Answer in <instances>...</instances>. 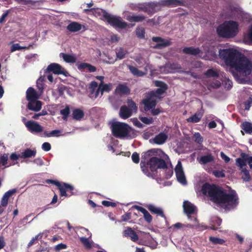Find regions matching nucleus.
<instances>
[{"label": "nucleus", "instance_id": "f257e3e1", "mask_svg": "<svg viewBox=\"0 0 252 252\" xmlns=\"http://www.w3.org/2000/svg\"><path fill=\"white\" fill-rule=\"evenodd\" d=\"M203 194L208 195L210 200L219 205H224L226 210L233 209L239 204V197L235 191L229 193L215 184H204L202 187Z\"/></svg>", "mask_w": 252, "mask_h": 252}, {"label": "nucleus", "instance_id": "f03ea898", "mask_svg": "<svg viewBox=\"0 0 252 252\" xmlns=\"http://www.w3.org/2000/svg\"><path fill=\"white\" fill-rule=\"evenodd\" d=\"M219 56L226 65L234 68L245 76L250 75L252 71V62L238 51L228 48L220 49Z\"/></svg>", "mask_w": 252, "mask_h": 252}, {"label": "nucleus", "instance_id": "7ed1b4c3", "mask_svg": "<svg viewBox=\"0 0 252 252\" xmlns=\"http://www.w3.org/2000/svg\"><path fill=\"white\" fill-rule=\"evenodd\" d=\"M238 32V23L234 21H225L217 29L218 34L222 37L232 38L235 36Z\"/></svg>", "mask_w": 252, "mask_h": 252}, {"label": "nucleus", "instance_id": "20e7f679", "mask_svg": "<svg viewBox=\"0 0 252 252\" xmlns=\"http://www.w3.org/2000/svg\"><path fill=\"white\" fill-rule=\"evenodd\" d=\"M110 128L112 135L116 138L122 139L131 135L133 129L128 124L123 122H114L111 124Z\"/></svg>", "mask_w": 252, "mask_h": 252}, {"label": "nucleus", "instance_id": "39448f33", "mask_svg": "<svg viewBox=\"0 0 252 252\" xmlns=\"http://www.w3.org/2000/svg\"><path fill=\"white\" fill-rule=\"evenodd\" d=\"M163 153V151L158 149H152L143 153L142 155V160L140 163V166L143 172L147 176L150 177L152 174L149 171L148 167L146 166L147 162L153 158L159 155V153Z\"/></svg>", "mask_w": 252, "mask_h": 252}, {"label": "nucleus", "instance_id": "423d86ee", "mask_svg": "<svg viewBox=\"0 0 252 252\" xmlns=\"http://www.w3.org/2000/svg\"><path fill=\"white\" fill-rule=\"evenodd\" d=\"M147 165L152 172H155L158 169H167L168 166L165 160L161 157L156 156L147 162Z\"/></svg>", "mask_w": 252, "mask_h": 252}, {"label": "nucleus", "instance_id": "0eeeda50", "mask_svg": "<svg viewBox=\"0 0 252 252\" xmlns=\"http://www.w3.org/2000/svg\"><path fill=\"white\" fill-rule=\"evenodd\" d=\"M46 183L47 184H51L56 186L60 192L61 196H67L68 195L66 191H69L70 195L73 194L72 191L74 188L71 185L65 183H60L57 180H54L52 179H47L46 180Z\"/></svg>", "mask_w": 252, "mask_h": 252}, {"label": "nucleus", "instance_id": "6e6552de", "mask_svg": "<svg viewBox=\"0 0 252 252\" xmlns=\"http://www.w3.org/2000/svg\"><path fill=\"white\" fill-rule=\"evenodd\" d=\"M138 9L149 15H152L160 10V4L155 2H146L138 6Z\"/></svg>", "mask_w": 252, "mask_h": 252}, {"label": "nucleus", "instance_id": "1a4fd4ad", "mask_svg": "<svg viewBox=\"0 0 252 252\" xmlns=\"http://www.w3.org/2000/svg\"><path fill=\"white\" fill-rule=\"evenodd\" d=\"M105 17L107 22L113 27L125 29L127 26V23L123 21L120 17L112 16L109 13L108 15H106Z\"/></svg>", "mask_w": 252, "mask_h": 252}, {"label": "nucleus", "instance_id": "9d476101", "mask_svg": "<svg viewBox=\"0 0 252 252\" xmlns=\"http://www.w3.org/2000/svg\"><path fill=\"white\" fill-rule=\"evenodd\" d=\"M46 73L53 72L55 74H63L65 76H67L68 74L66 71L62 66L58 63H52L50 64L46 71Z\"/></svg>", "mask_w": 252, "mask_h": 252}, {"label": "nucleus", "instance_id": "9b49d317", "mask_svg": "<svg viewBox=\"0 0 252 252\" xmlns=\"http://www.w3.org/2000/svg\"><path fill=\"white\" fill-rule=\"evenodd\" d=\"M25 125L28 130L32 133H40L43 130V127L35 121H28L25 123Z\"/></svg>", "mask_w": 252, "mask_h": 252}, {"label": "nucleus", "instance_id": "f8f14e48", "mask_svg": "<svg viewBox=\"0 0 252 252\" xmlns=\"http://www.w3.org/2000/svg\"><path fill=\"white\" fill-rule=\"evenodd\" d=\"M142 103L144 104L145 111H147L152 110L153 108H155L157 105V101L154 99V97L151 96L148 94L147 98L143 100Z\"/></svg>", "mask_w": 252, "mask_h": 252}, {"label": "nucleus", "instance_id": "ddd939ff", "mask_svg": "<svg viewBox=\"0 0 252 252\" xmlns=\"http://www.w3.org/2000/svg\"><path fill=\"white\" fill-rule=\"evenodd\" d=\"M183 208L185 213L187 215L188 217L190 220H192L194 217L190 215L193 214L195 211V207L188 201H185L183 203Z\"/></svg>", "mask_w": 252, "mask_h": 252}, {"label": "nucleus", "instance_id": "4468645a", "mask_svg": "<svg viewBox=\"0 0 252 252\" xmlns=\"http://www.w3.org/2000/svg\"><path fill=\"white\" fill-rule=\"evenodd\" d=\"M123 235L125 237H129L133 242H136L139 239L138 235L130 227H127L123 231Z\"/></svg>", "mask_w": 252, "mask_h": 252}, {"label": "nucleus", "instance_id": "2eb2a0df", "mask_svg": "<svg viewBox=\"0 0 252 252\" xmlns=\"http://www.w3.org/2000/svg\"><path fill=\"white\" fill-rule=\"evenodd\" d=\"M161 4L166 6L175 7L185 5V1L184 0H163Z\"/></svg>", "mask_w": 252, "mask_h": 252}, {"label": "nucleus", "instance_id": "dca6fc26", "mask_svg": "<svg viewBox=\"0 0 252 252\" xmlns=\"http://www.w3.org/2000/svg\"><path fill=\"white\" fill-rule=\"evenodd\" d=\"M112 88V85L111 83L103 84L100 83L99 85L98 88L95 92V96L96 97L99 93L101 92V94H103L104 92H109Z\"/></svg>", "mask_w": 252, "mask_h": 252}, {"label": "nucleus", "instance_id": "f3484780", "mask_svg": "<svg viewBox=\"0 0 252 252\" xmlns=\"http://www.w3.org/2000/svg\"><path fill=\"white\" fill-rule=\"evenodd\" d=\"M132 208L135 209L137 210L138 211L141 212L142 213H143L144 216V218L145 220L148 222V223H151L152 221L153 217L150 215V214L144 208L138 206V205H133L132 207Z\"/></svg>", "mask_w": 252, "mask_h": 252}, {"label": "nucleus", "instance_id": "a211bd4d", "mask_svg": "<svg viewBox=\"0 0 252 252\" xmlns=\"http://www.w3.org/2000/svg\"><path fill=\"white\" fill-rule=\"evenodd\" d=\"M133 112L128 108L126 105H123L121 107L119 111V116L123 119H126L130 117Z\"/></svg>", "mask_w": 252, "mask_h": 252}, {"label": "nucleus", "instance_id": "6ab92c4d", "mask_svg": "<svg viewBox=\"0 0 252 252\" xmlns=\"http://www.w3.org/2000/svg\"><path fill=\"white\" fill-rule=\"evenodd\" d=\"M85 12H91L96 17H102L105 19L106 18L105 15H108L105 10L99 8H93L91 9H85Z\"/></svg>", "mask_w": 252, "mask_h": 252}, {"label": "nucleus", "instance_id": "aec40b11", "mask_svg": "<svg viewBox=\"0 0 252 252\" xmlns=\"http://www.w3.org/2000/svg\"><path fill=\"white\" fill-rule=\"evenodd\" d=\"M42 107V102L36 99L35 100L29 102L27 105V108L31 110L37 112L39 111Z\"/></svg>", "mask_w": 252, "mask_h": 252}, {"label": "nucleus", "instance_id": "412c9836", "mask_svg": "<svg viewBox=\"0 0 252 252\" xmlns=\"http://www.w3.org/2000/svg\"><path fill=\"white\" fill-rule=\"evenodd\" d=\"M82 29L85 30V26L76 22H72L67 26V29L71 32H77Z\"/></svg>", "mask_w": 252, "mask_h": 252}, {"label": "nucleus", "instance_id": "4be33fe9", "mask_svg": "<svg viewBox=\"0 0 252 252\" xmlns=\"http://www.w3.org/2000/svg\"><path fill=\"white\" fill-rule=\"evenodd\" d=\"M240 158H238L236 159V165L240 168V169H242V168H244V167L246 166L247 165V159L246 158L248 157V154L242 153L240 154Z\"/></svg>", "mask_w": 252, "mask_h": 252}, {"label": "nucleus", "instance_id": "5701e85b", "mask_svg": "<svg viewBox=\"0 0 252 252\" xmlns=\"http://www.w3.org/2000/svg\"><path fill=\"white\" fill-rule=\"evenodd\" d=\"M26 98L27 100L30 102L37 99L38 96L35 90L32 87H30L26 91Z\"/></svg>", "mask_w": 252, "mask_h": 252}, {"label": "nucleus", "instance_id": "b1692460", "mask_svg": "<svg viewBox=\"0 0 252 252\" xmlns=\"http://www.w3.org/2000/svg\"><path fill=\"white\" fill-rule=\"evenodd\" d=\"M168 138L167 135L164 132H160L153 139L154 143L158 145L163 144Z\"/></svg>", "mask_w": 252, "mask_h": 252}, {"label": "nucleus", "instance_id": "393cba45", "mask_svg": "<svg viewBox=\"0 0 252 252\" xmlns=\"http://www.w3.org/2000/svg\"><path fill=\"white\" fill-rule=\"evenodd\" d=\"M147 208L152 214H157L166 219V217L161 208L157 207L152 204L148 205Z\"/></svg>", "mask_w": 252, "mask_h": 252}, {"label": "nucleus", "instance_id": "a878e982", "mask_svg": "<svg viewBox=\"0 0 252 252\" xmlns=\"http://www.w3.org/2000/svg\"><path fill=\"white\" fill-rule=\"evenodd\" d=\"M116 92L120 94H129L130 93V89L125 84H120L116 89Z\"/></svg>", "mask_w": 252, "mask_h": 252}, {"label": "nucleus", "instance_id": "bb28decb", "mask_svg": "<svg viewBox=\"0 0 252 252\" xmlns=\"http://www.w3.org/2000/svg\"><path fill=\"white\" fill-rule=\"evenodd\" d=\"M198 159V162L201 164H206L214 160V157L211 153H208L206 155L201 156Z\"/></svg>", "mask_w": 252, "mask_h": 252}, {"label": "nucleus", "instance_id": "cd10ccee", "mask_svg": "<svg viewBox=\"0 0 252 252\" xmlns=\"http://www.w3.org/2000/svg\"><path fill=\"white\" fill-rule=\"evenodd\" d=\"M182 51L185 54L193 56H196L201 53V50L199 48H194V47H185Z\"/></svg>", "mask_w": 252, "mask_h": 252}, {"label": "nucleus", "instance_id": "c85d7f7f", "mask_svg": "<svg viewBox=\"0 0 252 252\" xmlns=\"http://www.w3.org/2000/svg\"><path fill=\"white\" fill-rule=\"evenodd\" d=\"M146 19L144 15H132L127 16V19L130 22H141Z\"/></svg>", "mask_w": 252, "mask_h": 252}, {"label": "nucleus", "instance_id": "c756f323", "mask_svg": "<svg viewBox=\"0 0 252 252\" xmlns=\"http://www.w3.org/2000/svg\"><path fill=\"white\" fill-rule=\"evenodd\" d=\"M60 56L67 63H74L76 61V58L73 55L61 53Z\"/></svg>", "mask_w": 252, "mask_h": 252}, {"label": "nucleus", "instance_id": "7c9ffc66", "mask_svg": "<svg viewBox=\"0 0 252 252\" xmlns=\"http://www.w3.org/2000/svg\"><path fill=\"white\" fill-rule=\"evenodd\" d=\"M36 154V150H32L31 149L28 148L21 153V157L23 158L34 157Z\"/></svg>", "mask_w": 252, "mask_h": 252}, {"label": "nucleus", "instance_id": "2f4dec72", "mask_svg": "<svg viewBox=\"0 0 252 252\" xmlns=\"http://www.w3.org/2000/svg\"><path fill=\"white\" fill-rule=\"evenodd\" d=\"M72 115L73 119L79 121L84 117V113L83 110L77 108L73 110Z\"/></svg>", "mask_w": 252, "mask_h": 252}, {"label": "nucleus", "instance_id": "473e14b6", "mask_svg": "<svg viewBox=\"0 0 252 252\" xmlns=\"http://www.w3.org/2000/svg\"><path fill=\"white\" fill-rule=\"evenodd\" d=\"M203 116V114L196 113L187 119L188 123H196L199 122Z\"/></svg>", "mask_w": 252, "mask_h": 252}, {"label": "nucleus", "instance_id": "72a5a7b5", "mask_svg": "<svg viewBox=\"0 0 252 252\" xmlns=\"http://www.w3.org/2000/svg\"><path fill=\"white\" fill-rule=\"evenodd\" d=\"M78 68L80 69L87 68L90 72H95L96 70V68L94 66L86 63H80L78 66Z\"/></svg>", "mask_w": 252, "mask_h": 252}, {"label": "nucleus", "instance_id": "f704fd0d", "mask_svg": "<svg viewBox=\"0 0 252 252\" xmlns=\"http://www.w3.org/2000/svg\"><path fill=\"white\" fill-rule=\"evenodd\" d=\"M128 68L131 72V73L134 76L141 77L145 75V73L143 71L139 70L137 67L135 66L129 65H128Z\"/></svg>", "mask_w": 252, "mask_h": 252}, {"label": "nucleus", "instance_id": "c9c22d12", "mask_svg": "<svg viewBox=\"0 0 252 252\" xmlns=\"http://www.w3.org/2000/svg\"><path fill=\"white\" fill-rule=\"evenodd\" d=\"M241 127L246 133L250 134H252V123L248 122H245L241 124Z\"/></svg>", "mask_w": 252, "mask_h": 252}, {"label": "nucleus", "instance_id": "e433bc0d", "mask_svg": "<svg viewBox=\"0 0 252 252\" xmlns=\"http://www.w3.org/2000/svg\"><path fill=\"white\" fill-rule=\"evenodd\" d=\"M127 53V50L122 47H120L116 49V57L118 59L122 60L125 58Z\"/></svg>", "mask_w": 252, "mask_h": 252}, {"label": "nucleus", "instance_id": "4c0bfd02", "mask_svg": "<svg viewBox=\"0 0 252 252\" xmlns=\"http://www.w3.org/2000/svg\"><path fill=\"white\" fill-rule=\"evenodd\" d=\"M167 89L158 88L155 92L151 91L148 94L153 97L160 98V96L163 94Z\"/></svg>", "mask_w": 252, "mask_h": 252}, {"label": "nucleus", "instance_id": "58836bf2", "mask_svg": "<svg viewBox=\"0 0 252 252\" xmlns=\"http://www.w3.org/2000/svg\"><path fill=\"white\" fill-rule=\"evenodd\" d=\"M171 44V42L170 41L165 40L163 38L162 41H160L158 43H157L156 45L154 47V48L156 49H162L166 47L169 46Z\"/></svg>", "mask_w": 252, "mask_h": 252}, {"label": "nucleus", "instance_id": "ea45409f", "mask_svg": "<svg viewBox=\"0 0 252 252\" xmlns=\"http://www.w3.org/2000/svg\"><path fill=\"white\" fill-rule=\"evenodd\" d=\"M80 241L86 249H90L92 248L93 242L90 241L88 238L82 237L80 238Z\"/></svg>", "mask_w": 252, "mask_h": 252}, {"label": "nucleus", "instance_id": "a19ab883", "mask_svg": "<svg viewBox=\"0 0 252 252\" xmlns=\"http://www.w3.org/2000/svg\"><path fill=\"white\" fill-rule=\"evenodd\" d=\"M127 103L128 105V108H129L131 111H132L133 113L136 112L137 110V106L133 100H132L131 99H127Z\"/></svg>", "mask_w": 252, "mask_h": 252}, {"label": "nucleus", "instance_id": "79ce46f5", "mask_svg": "<svg viewBox=\"0 0 252 252\" xmlns=\"http://www.w3.org/2000/svg\"><path fill=\"white\" fill-rule=\"evenodd\" d=\"M210 242L214 245H222L225 243V241L221 238L210 236L209 238Z\"/></svg>", "mask_w": 252, "mask_h": 252}, {"label": "nucleus", "instance_id": "37998d69", "mask_svg": "<svg viewBox=\"0 0 252 252\" xmlns=\"http://www.w3.org/2000/svg\"><path fill=\"white\" fill-rule=\"evenodd\" d=\"M205 76L209 78V77H216L217 78L219 77V73L215 70L214 69L211 68L208 69L205 72Z\"/></svg>", "mask_w": 252, "mask_h": 252}, {"label": "nucleus", "instance_id": "c03bdc74", "mask_svg": "<svg viewBox=\"0 0 252 252\" xmlns=\"http://www.w3.org/2000/svg\"><path fill=\"white\" fill-rule=\"evenodd\" d=\"M177 180L181 184L185 185L187 184V180L184 172L176 173Z\"/></svg>", "mask_w": 252, "mask_h": 252}, {"label": "nucleus", "instance_id": "a18cd8bd", "mask_svg": "<svg viewBox=\"0 0 252 252\" xmlns=\"http://www.w3.org/2000/svg\"><path fill=\"white\" fill-rule=\"evenodd\" d=\"M241 172L243 174L242 178L244 181L247 182L251 180V177L249 171L246 168H242V169H241Z\"/></svg>", "mask_w": 252, "mask_h": 252}, {"label": "nucleus", "instance_id": "49530a36", "mask_svg": "<svg viewBox=\"0 0 252 252\" xmlns=\"http://www.w3.org/2000/svg\"><path fill=\"white\" fill-rule=\"evenodd\" d=\"M192 220L195 221V229H197L198 231H203L209 228L208 226L205 225L202 223L200 224L196 218H193Z\"/></svg>", "mask_w": 252, "mask_h": 252}, {"label": "nucleus", "instance_id": "de8ad7c7", "mask_svg": "<svg viewBox=\"0 0 252 252\" xmlns=\"http://www.w3.org/2000/svg\"><path fill=\"white\" fill-rule=\"evenodd\" d=\"M194 141L198 144H202L203 141V138L199 132H195L193 135Z\"/></svg>", "mask_w": 252, "mask_h": 252}, {"label": "nucleus", "instance_id": "09e8293b", "mask_svg": "<svg viewBox=\"0 0 252 252\" xmlns=\"http://www.w3.org/2000/svg\"><path fill=\"white\" fill-rule=\"evenodd\" d=\"M145 30L144 28H137L136 30V34L137 36L140 39L144 38Z\"/></svg>", "mask_w": 252, "mask_h": 252}, {"label": "nucleus", "instance_id": "8fccbe9b", "mask_svg": "<svg viewBox=\"0 0 252 252\" xmlns=\"http://www.w3.org/2000/svg\"><path fill=\"white\" fill-rule=\"evenodd\" d=\"M70 113V110L68 106L65 107V108L62 109L60 111V113L63 115V120H66L69 116Z\"/></svg>", "mask_w": 252, "mask_h": 252}, {"label": "nucleus", "instance_id": "3c124183", "mask_svg": "<svg viewBox=\"0 0 252 252\" xmlns=\"http://www.w3.org/2000/svg\"><path fill=\"white\" fill-rule=\"evenodd\" d=\"M141 121L145 124L150 125L153 123L154 120L152 117H140Z\"/></svg>", "mask_w": 252, "mask_h": 252}, {"label": "nucleus", "instance_id": "603ef678", "mask_svg": "<svg viewBox=\"0 0 252 252\" xmlns=\"http://www.w3.org/2000/svg\"><path fill=\"white\" fill-rule=\"evenodd\" d=\"M245 39L252 44V25L249 28L248 33L245 37Z\"/></svg>", "mask_w": 252, "mask_h": 252}, {"label": "nucleus", "instance_id": "864d4df0", "mask_svg": "<svg viewBox=\"0 0 252 252\" xmlns=\"http://www.w3.org/2000/svg\"><path fill=\"white\" fill-rule=\"evenodd\" d=\"M8 158V154H4L0 157V163L3 166H5L7 163V160Z\"/></svg>", "mask_w": 252, "mask_h": 252}, {"label": "nucleus", "instance_id": "5fc2aeb1", "mask_svg": "<svg viewBox=\"0 0 252 252\" xmlns=\"http://www.w3.org/2000/svg\"><path fill=\"white\" fill-rule=\"evenodd\" d=\"M155 85L156 87H158L160 89H168L167 85L161 81H156Z\"/></svg>", "mask_w": 252, "mask_h": 252}, {"label": "nucleus", "instance_id": "6e6d98bb", "mask_svg": "<svg viewBox=\"0 0 252 252\" xmlns=\"http://www.w3.org/2000/svg\"><path fill=\"white\" fill-rule=\"evenodd\" d=\"M19 4H31L32 5H34L37 2L34 1L33 2L31 0H15Z\"/></svg>", "mask_w": 252, "mask_h": 252}, {"label": "nucleus", "instance_id": "4d7b16f0", "mask_svg": "<svg viewBox=\"0 0 252 252\" xmlns=\"http://www.w3.org/2000/svg\"><path fill=\"white\" fill-rule=\"evenodd\" d=\"M214 175L217 178H223L225 177V174L222 170H215L213 171Z\"/></svg>", "mask_w": 252, "mask_h": 252}, {"label": "nucleus", "instance_id": "13d9d810", "mask_svg": "<svg viewBox=\"0 0 252 252\" xmlns=\"http://www.w3.org/2000/svg\"><path fill=\"white\" fill-rule=\"evenodd\" d=\"M9 198L5 194L2 196V198L0 201V205L2 207H6L8 204Z\"/></svg>", "mask_w": 252, "mask_h": 252}, {"label": "nucleus", "instance_id": "bf43d9fd", "mask_svg": "<svg viewBox=\"0 0 252 252\" xmlns=\"http://www.w3.org/2000/svg\"><path fill=\"white\" fill-rule=\"evenodd\" d=\"M98 86V84L96 81H92L90 84L89 89H91V94H93L96 88Z\"/></svg>", "mask_w": 252, "mask_h": 252}, {"label": "nucleus", "instance_id": "052dcab7", "mask_svg": "<svg viewBox=\"0 0 252 252\" xmlns=\"http://www.w3.org/2000/svg\"><path fill=\"white\" fill-rule=\"evenodd\" d=\"M102 204L106 207L111 206L112 207H115L116 206L117 204L115 202H110L107 200H103L102 201Z\"/></svg>", "mask_w": 252, "mask_h": 252}, {"label": "nucleus", "instance_id": "680f3d73", "mask_svg": "<svg viewBox=\"0 0 252 252\" xmlns=\"http://www.w3.org/2000/svg\"><path fill=\"white\" fill-rule=\"evenodd\" d=\"M131 158L133 162L135 163H138L139 162V154L134 152L132 154L131 156Z\"/></svg>", "mask_w": 252, "mask_h": 252}, {"label": "nucleus", "instance_id": "e2e57ef3", "mask_svg": "<svg viewBox=\"0 0 252 252\" xmlns=\"http://www.w3.org/2000/svg\"><path fill=\"white\" fill-rule=\"evenodd\" d=\"M42 148L44 151L48 152L51 150V146L49 143L44 142L42 145Z\"/></svg>", "mask_w": 252, "mask_h": 252}, {"label": "nucleus", "instance_id": "0e129e2a", "mask_svg": "<svg viewBox=\"0 0 252 252\" xmlns=\"http://www.w3.org/2000/svg\"><path fill=\"white\" fill-rule=\"evenodd\" d=\"M175 173H180L184 172L182 166L181 162L180 161H178L177 165L175 168Z\"/></svg>", "mask_w": 252, "mask_h": 252}, {"label": "nucleus", "instance_id": "69168bd1", "mask_svg": "<svg viewBox=\"0 0 252 252\" xmlns=\"http://www.w3.org/2000/svg\"><path fill=\"white\" fill-rule=\"evenodd\" d=\"M10 12V10H7L1 16L0 18V23H2L5 22V18L7 17Z\"/></svg>", "mask_w": 252, "mask_h": 252}, {"label": "nucleus", "instance_id": "338daca9", "mask_svg": "<svg viewBox=\"0 0 252 252\" xmlns=\"http://www.w3.org/2000/svg\"><path fill=\"white\" fill-rule=\"evenodd\" d=\"M131 213H127L122 216V220L126 221L131 219Z\"/></svg>", "mask_w": 252, "mask_h": 252}, {"label": "nucleus", "instance_id": "774afa93", "mask_svg": "<svg viewBox=\"0 0 252 252\" xmlns=\"http://www.w3.org/2000/svg\"><path fill=\"white\" fill-rule=\"evenodd\" d=\"M22 50V48H21V46L18 43L14 44L11 47V52H14L16 50Z\"/></svg>", "mask_w": 252, "mask_h": 252}]
</instances>
